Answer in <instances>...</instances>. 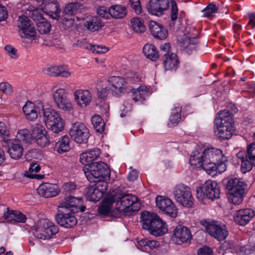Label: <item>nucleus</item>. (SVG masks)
<instances>
[{"label": "nucleus", "instance_id": "nucleus-22", "mask_svg": "<svg viewBox=\"0 0 255 255\" xmlns=\"http://www.w3.org/2000/svg\"><path fill=\"white\" fill-rule=\"evenodd\" d=\"M204 192L206 196L211 200L220 197V191L218 183L215 181L208 180L205 183Z\"/></svg>", "mask_w": 255, "mask_h": 255}, {"label": "nucleus", "instance_id": "nucleus-30", "mask_svg": "<svg viewBox=\"0 0 255 255\" xmlns=\"http://www.w3.org/2000/svg\"><path fill=\"white\" fill-rule=\"evenodd\" d=\"M39 103L37 107H35L34 105L30 102H27L23 107L22 110L25 114L26 119L29 121H34L37 118V111L39 109Z\"/></svg>", "mask_w": 255, "mask_h": 255}, {"label": "nucleus", "instance_id": "nucleus-60", "mask_svg": "<svg viewBox=\"0 0 255 255\" xmlns=\"http://www.w3.org/2000/svg\"><path fill=\"white\" fill-rule=\"evenodd\" d=\"M97 13L101 17L107 19L110 18V14L109 13V8L105 6H101L99 7L97 10Z\"/></svg>", "mask_w": 255, "mask_h": 255}, {"label": "nucleus", "instance_id": "nucleus-40", "mask_svg": "<svg viewBox=\"0 0 255 255\" xmlns=\"http://www.w3.org/2000/svg\"><path fill=\"white\" fill-rule=\"evenodd\" d=\"M103 194V193L100 192V189L92 186L88 188L86 196L88 200L97 202L102 198Z\"/></svg>", "mask_w": 255, "mask_h": 255}, {"label": "nucleus", "instance_id": "nucleus-38", "mask_svg": "<svg viewBox=\"0 0 255 255\" xmlns=\"http://www.w3.org/2000/svg\"><path fill=\"white\" fill-rule=\"evenodd\" d=\"M3 216L8 221H14L19 223H25L26 220L25 215L18 211H8L4 214Z\"/></svg>", "mask_w": 255, "mask_h": 255}, {"label": "nucleus", "instance_id": "nucleus-47", "mask_svg": "<svg viewBox=\"0 0 255 255\" xmlns=\"http://www.w3.org/2000/svg\"><path fill=\"white\" fill-rule=\"evenodd\" d=\"M55 103L58 109L62 111L70 112L73 109L71 101L68 98L62 99L55 102Z\"/></svg>", "mask_w": 255, "mask_h": 255}, {"label": "nucleus", "instance_id": "nucleus-55", "mask_svg": "<svg viewBox=\"0 0 255 255\" xmlns=\"http://www.w3.org/2000/svg\"><path fill=\"white\" fill-rule=\"evenodd\" d=\"M87 48L97 54L105 53L109 50L107 47L98 45H89L87 46Z\"/></svg>", "mask_w": 255, "mask_h": 255}, {"label": "nucleus", "instance_id": "nucleus-58", "mask_svg": "<svg viewBox=\"0 0 255 255\" xmlns=\"http://www.w3.org/2000/svg\"><path fill=\"white\" fill-rule=\"evenodd\" d=\"M0 91L6 94H11L13 91L11 85L7 82H1L0 83Z\"/></svg>", "mask_w": 255, "mask_h": 255}, {"label": "nucleus", "instance_id": "nucleus-57", "mask_svg": "<svg viewBox=\"0 0 255 255\" xmlns=\"http://www.w3.org/2000/svg\"><path fill=\"white\" fill-rule=\"evenodd\" d=\"M170 2L171 4V19L172 22H174L177 18L178 9L175 1L172 0Z\"/></svg>", "mask_w": 255, "mask_h": 255}, {"label": "nucleus", "instance_id": "nucleus-20", "mask_svg": "<svg viewBox=\"0 0 255 255\" xmlns=\"http://www.w3.org/2000/svg\"><path fill=\"white\" fill-rule=\"evenodd\" d=\"M74 97L76 103L81 107H86L90 104L92 96L88 90L79 89L75 91Z\"/></svg>", "mask_w": 255, "mask_h": 255}, {"label": "nucleus", "instance_id": "nucleus-14", "mask_svg": "<svg viewBox=\"0 0 255 255\" xmlns=\"http://www.w3.org/2000/svg\"><path fill=\"white\" fill-rule=\"evenodd\" d=\"M109 86L112 94L120 97L124 94L127 88V83L120 76H111L108 79Z\"/></svg>", "mask_w": 255, "mask_h": 255}, {"label": "nucleus", "instance_id": "nucleus-3", "mask_svg": "<svg viewBox=\"0 0 255 255\" xmlns=\"http://www.w3.org/2000/svg\"><path fill=\"white\" fill-rule=\"evenodd\" d=\"M142 227L154 236H161L167 232L166 223L155 213L144 211L141 214Z\"/></svg>", "mask_w": 255, "mask_h": 255}, {"label": "nucleus", "instance_id": "nucleus-8", "mask_svg": "<svg viewBox=\"0 0 255 255\" xmlns=\"http://www.w3.org/2000/svg\"><path fill=\"white\" fill-rule=\"evenodd\" d=\"M117 205L119 210L125 212L138 211L140 208L137 197L130 194L121 195L117 200Z\"/></svg>", "mask_w": 255, "mask_h": 255}, {"label": "nucleus", "instance_id": "nucleus-51", "mask_svg": "<svg viewBox=\"0 0 255 255\" xmlns=\"http://www.w3.org/2000/svg\"><path fill=\"white\" fill-rule=\"evenodd\" d=\"M254 165V161L246 158L241 161V170L243 173L251 171Z\"/></svg>", "mask_w": 255, "mask_h": 255}, {"label": "nucleus", "instance_id": "nucleus-32", "mask_svg": "<svg viewBox=\"0 0 255 255\" xmlns=\"http://www.w3.org/2000/svg\"><path fill=\"white\" fill-rule=\"evenodd\" d=\"M85 27L91 32L100 29L104 25L102 20L96 16H93L87 19L84 23Z\"/></svg>", "mask_w": 255, "mask_h": 255}, {"label": "nucleus", "instance_id": "nucleus-1", "mask_svg": "<svg viewBox=\"0 0 255 255\" xmlns=\"http://www.w3.org/2000/svg\"><path fill=\"white\" fill-rule=\"evenodd\" d=\"M227 161L221 150L215 147H197L191 154L189 163L195 168H202L209 174L212 171L222 172L226 170Z\"/></svg>", "mask_w": 255, "mask_h": 255}, {"label": "nucleus", "instance_id": "nucleus-12", "mask_svg": "<svg viewBox=\"0 0 255 255\" xmlns=\"http://www.w3.org/2000/svg\"><path fill=\"white\" fill-rule=\"evenodd\" d=\"M31 136L40 147H46L50 144L47 131L44 127L40 124H36L31 127Z\"/></svg>", "mask_w": 255, "mask_h": 255}, {"label": "nucleus", "instance_id": "nucleus-11", "mask_svg": "<svg viewBox=\"0 0 255 255\" xmlns=\"http://www.w3.org/2000/svg\"><path fill=\"white\" fill-rule=\"evenodd\" d=\"M17 26L21 37L30 38L35 36V27L31 20L26 16L21 15L18 17Z\"/></svg>", "mask_w": 255, "mask_h": 255}, {"label": "nucleus", "instance_id": "nucleus-53", "mask_svg": "<svg viewBox=\"0 0 255 255\" xmlns=\"http://www.w3.org/2000/svg\"><path fill=\"white\" fill-rule=\"evenodd\" d=\"M16 137L17 138L16 140H22L25 142L28 141L31 137V133L30 134L28 130L26 128L19 130L17 133Z\"/></svg>", "mask_w": 255, "mask_h": 255}, {"label": "nucleus", "instance_id": "nucleus-13", "mask_svg": "<svg viewBox=\"0 0 255 255\" xmlns=\"http://www.w3.org/2000/svg\"><path fill=\"white\" fill-rule=\"evenodd\" d=\"M156 206L172 218L177 216V209L174 203L168 198L158 196L156 198Z\"/></svg>", "mask_w": 255, "mask_h": 255}, {"label": "nucleus", "instance_id": "nucleus-31", "mask_svg": "<svg viewBox=\"0 0 255 255\" xmlns=\"http://www.w3.org/2000/svg\"><path fill=\"white\" fill-rule=\"evenodd\" d=\"M44 9L48 14L53 18L57 19L60 12L59 4L55 0H49L44 5Z\"/></svg>", "mask_w": 255, "mask_h": 255}, {"label": "nucleus", "instance_id": "nucleus-7", "mask_svg": "<svg viewBox=\"0 0 255 255\" xmlns=\"http://www.w3.org/2000/svg\"><path fill=\"white\" fill-rule=\"evenodd\" d=\"M175 199L183 207H191L193 204V198L190 189L183 184L177 185L173 189Z\"/></svg>", "mask_w": 255, "mask_h": 255}, {"label": "nucleus", "instance_id": "nucleus-15", "mask_svg": "<svg viewBox=\"0 0 255 255\" xmlns=\"http://www.w3.org/2000/svg\"><path fill=\"white\" fill-rule=\"evenodd\" d=\"M172 239L177 245L187 243L192 239L191 231L185 226L178 225L174 230Z\"/></svg>", "mask_w": 255, "mask_h": 255}, {"label": "nucleus", "instance_id": "nucleus-41", "mask_svg": "<svg viewBox=\"0 0 255 255\" xmlns=\"http://www.w3.org/2000/svg\"><path fill=\"white\" fill-rule=\"evenodd\" d=\"M139 246L146 252H149L154 249H156L159 246L158 242L154 240H150L147 239H142L138 241Z\"/></svg>", "mask_w": 255, "mask_h": 255}, {"label": "nucleus", "instance_id": "nucleus-2", "mask_svg": "<svg viewBox=\"0 0 255 255\" xmlns=\"http://www.w3.org/2000/svg\"><path fill=\"white\" fill-rule=\"evenodd\" d=\"M214 122V133L221 140L230 138L234 133V120L230 112L227 110L221 111L218 114Z\"/></svg>", "mask_w": 255, "mask_h": 255}, {"label": "nucleus", "instance_id": "nucleus-61", "mask_svg": "<svg viewBox=\"0 0 255 255\" xmlns=\"http://www.w3.org/2000/svg\"><path fill=\"white\" fill-rule=\"evenodd\" d=\"M129 3L131 7L134 9L136 13L141 12V7L140 6V2L139 0H130Z\"/></svg>", "mask_w": 255, "mask_h": 255}, {"label": "nucleus", "instance_id": "nucleus-50", "mask_svg": "<svg viewBox=\"0 0 255 255\" xmlns=\"http://www.w3.org/2000/svg\"><path fill=\"white\" fill-rule=\"evenodd\" d=\"M36 25L38 31L41 34H45L50 31L51 25L45 18L38 22Z\"/></svg>", "mask_w": 255, "mask_h": 255}, {"label": "nucleus", "instance_id": "nucleus-29", "mask_svg": "<svg viewBox=\"0 0 255 255\" xmlns=\"http://www.w3.org/2000/svg\"><path fill=\"white\" fill-rule=\"evenodd\" d=\"M197 43V39L195 37L191 38L188 35H184L182 38L180 46L183 50L185 51L187 53H189L196 49Z\"/></svg>", "mask_w": 255, "mask_h": 255}, {"label": "nucleus", "instance_id": "nucleus-59", "mask_svg": "<svg viewBox=\"0 0 255 255\" xmlns=\"http://www.w3.org/2000/svg\"><path fill=\"white\" fill-rule=\"evenodd\" d=\"M5 50L12 59H16L18 57L17 53V50L10 45H7L5 46Z\"/></svg>", "mask_w": 255, "mask_h": 255}, {"label": "nucleus", "instance_id": "nucleus-56", "mask_svg": "<svg viewBox=\"0 0 255 255\" xmlns=\"http://www.w3.org/2000/svg\"><path fill=\"white\" fill-rule=\"evenodd\" d=\"M247 156L249 159L254 161V166H255V143H252L248 146Z\"/></svg>", "mask_w": 255, "mask_h": 255}, {"label": "nucleus", "instance_id": "nucleus-63", "mask_svg": "<svg viewBox=\"0 0 255 255\" xmlns=\"http://www.w3.org/2000/svg\"><path fill=\"white\" fill-rule=\"evenodd\" d=\"M31 17L33 19V20L36 21V24L38 22L42 20L44 18L42 16V15L40 13V12L38 10H34L31 12Z\"/></svg>", "mask_w": 255, "mask_h": 255}, {"label": "nucleus", "instance_id": "nucleus-54", "mask_svg": "<svg viewBox=\"0 0 255 255\" xmlns=\"http://www.w3.org/2000/svg\"><path fill=\"white\" fill-rule=\"evenodd\" d=\"M62 188L63 194L70 195L76 190V185L73 182H67L63 185Z\"/></svg>", "mask_w": 255, "mask_h": 255}, {"label": "nucleus", "instance_id": "nucleus-6", "mask_svg": "<svg viewBox=\"0 0 255 255\" xmlns=\"http://www.w3.org/2000/svg\"><path fill=\"white\" fill-rule=\"evenodd\" d=\"M34 236L41 240H48L58 232V228L47 219L38 221L33 227Z\"/></svg>", "mask_w": 255, "mask_h": 255}, {"label": "nucleus", "instance_id": "nucleus-10", "mask_svg": "<svg viewBox=\"0 0 255 255\" xmlns=\"http://www.w3.org/2000/svg\"><path fill=\"white\" fill-rule=\"evenodd\" d=\"M71 138L78 143H85L89 137L88 128L82 123H74L69 131Z\"/></svg>", "mask_w": 255, "mask_h": 255}, {"label": "nucleus", "instance_id": "nucleus-5", "mask_svg": "<svg viewBox=\"0 0 255 255\" xmlns=\"http://www.w3.org/2000/svg\"><path fill=\"white\" fill-rule=\"evenodd\" d=\"M83 171L86 177L90 182L102 180L110 175L108 165L103 162H96L88 167L85 166Z\"/></svg>", "mask_w": 255, "mask_h": 255}, {"label": "nucleus", "instance_id": "nucleus-23", "mask_svg": "<svg viewBox=\"0 0 255 255\" xmlns=\"http://www.w3.org/2000/svg\"><path fill=\"white\" fill-rule=\"evenodd\" d=\"M100 154V150L98 148H94L81 153L80 161L85 166L88 167L89 165L94 163L93 161L98 158Z\"/></svg>", "mask_w": 255, "mask_h": 255}, {"label": "nucleus", "instance_id": "nucleus-16", "mask_svg": "<svg viewBox=\"0 0 255 255\" xmlns=\"http://www.w3.org/2000/svg\"><path fill=\"white\" fill-rule=\"evenodd\" d=\"M168 7V0H150L146 6L149 13L157 16L162 14Z\"/></svg>", "mask_w": 255, "mask_h": 255}, {"label": "nucleus", "instance_id": "nucleus-35", "mask_svg": "<svg viewBox=\"0 0 255 255\" xmlns=\"http://www.w3.org/2000/svg\"><path fill=\"white\" fill-rule=\"evenodd\" d=\"M110 17L119 19L122 18L127 14L126 7L122 5H113L109 8Z\"/></svg>", "mask_w": 255, "mask_h": 255}, {"label": "nucleus", "instance_id": "nucleus-28", "mask_svg": "<svg viewBox=\"0 0 255 255\" xmlns=\"http://www.w3.org/2000/svg\"><path fill=\"white\" fill-rule=\"evenodd\" d=\"M45 73L52 77L60 76L67 78L71 75L68 68L65 66H50L46 69Z\"/></svg>", "mask_w": 255, "mask_h": 255}, {"label": "nucleus", "instance_id": "nucleus-34", "mask_svg": "<svg viewBox=\"0 0 255 255\" xmlns=\"http://www.w3.org/2000/svg\"><path fill=\"white\" fill-rule=\"evenodd\" d=\"M181 107L179 105H175L172 109L171 113L169 119L168 126L170 127H175L181 120Z\"/></svg>", "mask_w": 255, "mask_h": 255}, {"label": "nucleus", "instance_id": "nucleus-43", "mask_svg": "<svg viewBox=\"0 0 255 255\" xmlns=\"http://www.w3.org/2000/svg\"><path fill=\"white\" fill-rule=\"evenodd\" d=\"M114 202L113 197L105 199L98 208V213L103 215H108L110 213L111 206Z\"/></svg>", "mask_w": 255, "mask_h": 255}, {"label": "nucleus", "instance_id": "nucleus-49", "mask_svg": "<svg viewBox=\"0 0 255 255\" xmlns=\"http://www.w3.org/2000/svg\"><path fill=\"white\" fill-rule=\"evenodd\" d=\"M125 80L128 84H134L141 80V76L136 72L129 71L126 73L125 76Z\"/></svg>", "mask_w": 255, "mask_h": 255}, {"label": "nucleus", "instance_id": "nucleus-33", "mask_svg": "<svg viewBox=\"0 0 255 255\" xmlns=\"http://www.w3.org/2000/svg\"><path fill=\"white\" fill-rule=\"evenodd\" d=\"M142 50L147 58L153 61H155L159 59L158 52L154 45L146 43L144 45Z\"/></svg>", "mask_w": 255, "mask_h": 255}, {"label": "nucleus", "instance_id": "nucleus-19", "mask_svg": "<svg viewBox=\"0 0 255 255\" xmlns=\"http://www.w3.org/2000/svg\"><path fill=\"white\" fill-rule=\"evenodd\" d=\"M7 144V151L10 157L14 159L17 160L20 158L23 155V147L19 140H9L6 143Z\"/></svg>", "mask_w": 255, "mask_h": 255}, {"label": "nucleus", "instance_id": "nucleus-9", "mask_svg": "<svg viewBox=\"0 0 255 255\" xmlns=\"http://www.w3.org/2000/svg\"><path fill=\"white\" fill-rule=\"evenodd\" d=\"M204 226L206 232L212 237L219 241L224 240L229 232L226 226L216 221L205 222Z\"/></svg>", "mask_w": 255, "mask_h": 255}, {"label": "nucleus", "instance_id": "nucleus-37", "mask_svg": "<svg viewBox=\"0 0 255 255\" xmlns=\"http://www.w3.org/2000/svg\"><path fill=\"white\" fill-rule=\"evenodd\" d=\"M70 138L67 135H64L60 137L55 144V148L59 153H63L69 150Z\"/></svg>", "mask_w": 255, "mask_h": 255}, {"label": "nucleus", "instance_id": "nucleus-21", "mask_svg": "<svg viewBox=\"0 0 255 255\" xmlns=\"http://www.w3.org/2000/svg\"><path fill=\"white\" fill-rule=\"evenodd\" d=\"M162 60L164 69L166 71H175L179 65L177 56L174 53H165L162 57Z\"/></svg>", "mask_w": 255, "mask_h": 255}, {"label": "nucleus", "instance_id": "nucleus-42", "mask_svg": "<svg viewBox=\"0 0 255 255\" xmlns=\"http://www.w3.org/2000/svg\"><path fill=\"white\" fill-rule=\"evenodd\" d=\"M82 7L83 5L79 2H70L66 4L63 10V13L69 15H75L80 12Z\"/></svg>", "mask_w": 255, "mask_h": 255}, {"label": "nucleus", "instance_id": "nucleus-44", "mask_svg": "<svg viewBox=\"0 0 255 255\" xmlns=\"http://www.w3.org/2000/svg\"><path fill=\"white\" fill-rule=\"evenodd\" d=\"M132 99L135 102H141L144 100L145 96L147 94L146 87L144 86H140L136 89L132 90Z\"/></svg>", "mask_w": 255, "mask_h": 255}, {"label": "nucleus", "instance_id": "nucleus-48", "mask_svg": "<svg viewBox=\"0 0 255 255\" xmlns=\"http://www.w3.org/2000/svg\"><path fill=\"white\" fill-rule=\"evenodd\" d=\"M218 10V7L214 3L212 2L209 4L201 12L203 16L212 18L215 16Z\"/></svg>", "mask_w": 255, "mask_h": 255}, {"label": "nucleus", "instance_id": "nucleus-25", "mask_svg": "<svg viewBox=\"0 0 255 255\" xmlns=\"http://www.w3.org/2000/svg\"><path fill=\"white\" fill-rule=\"evenodd\" d=\"M82 203L81 198H75L70 196L65 198L59 207L65 208L72 212L76 213L78 212V208Z\"/></svg>", "mask_w": 255, "mask_h": 255}, {"label": "nucleus", "instance_id": "nucleus-46", "mask_svg": "<svg viewBox=\"0 0 255 255\" xmlns=\"http://www.w3.org/2000/svg\"><path fill=\"white\" fill-rule=\"evenodd\" d=\"M132 29L136 33H142L145 31V26L142 19L138 17H133L130 21Z\"/></svg>", "mask_w": 255, "mask_h": 255}, {"label": "nucleus", "instance_id": "nucleus-17", "mask_svg": "<svg viewBox=\"0 0 255 255\" xmlns=\"http://www.w3.org/2000/svg\"><path fill=\"white\" fill-rule=\"evenodd\" d=\"M38 194L45 198H51L57 196L60 192L57 184L44 183L39 185L37 189Z\"/></svg>", "mask_w": 255, "mask_h": 255}, {"label": "nucleus", "instance_id": "nucleus-45", "mask_svg": "<svg viewBox=\"0 0 255 255\" xmlns=\"http://www.w3.org/2000/svg\"><path fill=\"white\" fill-rule=\"evenodd\" d=\"M92 123L94 129L98 132L102 133L105 129V123L102 118L98 115L92 117Z\"/></svg>", "mask_w": 255, "mask_h": 255}, {"label": "nucleus", "instance_id": "nucleus-39", "mask_svg": "<svg viewBox=\"0 0 255 255\" xmlns=\"http://www.w3.org/2000/svg\"><path fill=\"white\" fill-rule=\"evenodd\" d=\"M40 166L37 163L33 162L31 163L28 170L25 171L24 175H25V176L31 179H42L44 177V176L43 175L33 173V172H34L35 173L38 172L40 171Z\"/></svg>", "mask_w": 255, "mask_h": 255}, {"label": "nucleus", "instance_id": "nucleus-26", "mask_svg": "<svg viewBox=\"0 0 255 255\" xmlns=\"http://www.w3.org/2000/svg\"><path fill=\"white\" fill-rule=\"evenodd\" d=\"M39 105L38 106L39 110L42 111L43 120L46 126L60 115L56 110L52 108L45 107L41 102H39Z\"/></svg>", "mask_w": 255, "mask_h": 255}, {"label": "nucleus", "instance_id": "nucleus-64", "mask_svg": "<svg viewBox=\"0 0 255 255\" xmlns=\"http://www.w3.org/2000/svg\"><path fill=\"white\" fill-rule=\"evenodd\" d=\"M212 253L211 249L207 246L200 248L198 250V255H212Z\"/></svg>", "mask_w": 255, "mask_h": 255}, {"label": "nucleus", "instance_id": "nucleus-4", "mask_svg": "<svg viewBox=\"0 0 255 255\" xmlns=\"http://www.w3.org/2000/svg\"><path fill=\"white\" fill-rule=\"evenodd\" d=\"M246 187V184L239 178L229 180L227 184L229 201L234 205L240 204L243 202Z\"/></svg>", "mask_w": 255, "mask_h": 255}, {"label": "nucleus", "instance_id": "nucleus-18", "mask_svg": "<svg viewBox=\"0 0 255 255\" xmlns=\"http://www.w3.org/2000/svg\"><path fill=\"white\" fill-rule=\"evenodd\" d=\"M254 216V211L252 209L247 208L237 211L234 214V218L237 224L241 226H245Z\"/></svg>", "mask_w": 255, "mask_h": 255}, {"label": "nucleus", "instance_id": "nucleus-27", "mask_svg": "<svg viewBox=\"0 0 255 255\" xmlns=\"http://www.w3.org/2000/svg\"><path fill=\"white\" fill-rule=\"evenodd\" d=\"M149 28L152 35L157 39H165L168 36V33L167 29L155 21L150 22Z\"/></svg>", "mask_w": 255, "mask_h": 255}, {"label": "nucleus", "instance_id": "nucleus-24", "mask_svg": "<svg viewBox=\"0 0 255 255\" xmlns=\"http://www.w3.org/2000/svg\"><path fill=\"white\" fill-rule=\"evenodd\" d=\"M55 219L60 226L66 228H72L77 223L75 216L68 213H59L55 216Z\"/></svg>", "mask_w": 255, "mask_h": 255}, {"label": "nucleus", "instance_id": "nucleus-36", "mask_svg": "<svg viewBox=\"0 0 255 255\" xmlns=\"http://www.w3.org/2000/svg\"><path fill=\"white\" fill-rule=\"evenodd\" d=\"M64 125V121L60 115L46 126L53 132L58 133L63 130Z\"/></svg>", "mask_w": 255, "mask_h": 255}, {"label": "nucleus", "instance_id": "nucleus-62", "mask_svg": "<svg viewBox=\"0 0 255 255\" xmlns=\"http://www.w3.org/2000/svg\"><path fill=\"white\" fill-rule=\"evenodd\" d=\"M104 180V179L102 180L96 182L97 184L96 186L95 187L97 189H100V192L103 193L107 190L108 187V183Z\"/></svg>", "mask_w": 255, "mask_h": 255}, {"label": "nucleus", "instance_id": "nucleus-52", "mask_svg": "<svg viewBox=\"0 0 255 255\" xmlns=\"http://www.w3.org/2000/svg\"><path fill=\"white\" fill-rule=\"evenodd\" d=\"M53 97L54 102H57L62 99L68 98L67 92L64 89L59 88L53 93Z\"/></svg>", "mask_w": 255, "mask_h": 255}]
</instances>
